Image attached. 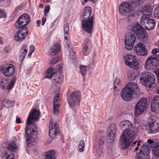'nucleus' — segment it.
<instances>
[{"label": "nucleus", "instance_id": "obj_1", "mask_svg": "<svg viewBox=\"0 0 159 159\" xmlns=\"http://www.w3.org/2000/svg\"><path fill=\"white\" fill-rule=\"evenodd\" d=\"M39 114L35 109H33L30 113L26 120L27 125L25 128V136L26 143L29 147L34 142V135L37 133V128L34 122V120H39Z\"/></svg>", "mask_w": 159, "mask_h": 159}, {"label": "nucleus", "instance_id": "obj_2", "mask_svg": "<svg viewBox=\"0 0 159 159\" xmlns=\"http://www.w3.org/2000/svg\"><path fill=\"white\" fill-rule=\"evenodd\" d=\"M131 4L124 2L121 3L119 6L120 14L127 17L129 20H130L134 16V10L132 7L136 8L143 2V0H130Z\"/></svg>", "mask_w": 159, "mask_h": 159}, {"label": "nucleus", "instance_id": "obj_3", "mask_svg": "<svg viewBox=\"0 0 159 159\" xmlns=\"http://www.w3.org/2000/svg\"><path fill=\"white\" fill-rule=\"evenodd\" d=\"M135 138V134L133 130L124 129L120 140L121 148L124 149L128 148L130 145L131 142Z\"/></svg>", "mask_w": 159, "mask_h": 159}, {"label": "nucleus", "instance_id": "obj_4", "mask_svg": "<svg viewBox=\"0 0 159 159\" xmlns=\"http://www.w3.org/2000/svg\"><path fill=\"white\" fill-rule=\"evenodd\" d=\"M139 79L141 83L146 86L148 91L152 90L156 86L154 76L150 72L145 71L143 72Z\"/></svg>", "mask_w": 159, "mask_h": 159}, {"label": "nucleus", "instance_id": "obj_5", "mask_svg": "<svg viewBox=\"0 0 159 159\" xmlns=\"http://www.w3.org/2000/svg\"><path fill=\"white\" fill-rule=\"evenodd\" d=\"M81 94L80 91H75L70 93L67 92V99L70 108H73L79 106L81 100Z\"/></svg>", "mask_w": 159, "mask_h": 159}, {"label": "nucleus", "instance_id": "obj_6", "mask_svg": "<svg viewBox=\"0 0 159 159\" xmlns=\"http://www.w3.org/2000/svg\"><path fill=\"white\" fill-rule=\"evenodd\" d=\"M128 28L129 30L136 34L139 39H145L147 37V33L144 29L138 23L131 24L129 25Z\"/></svg>", "mask_w": 159, "mask_h": 159}, {"label": "nucleus", "instance_id": "obj_7", "mask_svg": "<svg viewBox=\"0 0 159 159\" xmlns=\"http://www.w3.org/2000/svg\"><path fill=\"white\" fill-rule=\"evenodd\" d=\"M140 23L145 27L146 29L150 30L154 28L156 23L154 20L151 18L150 15L149 14H144L140 19Z\"/></svg>", "mask_w": 159, "mask_h": 159}, {"label": "nucleus", "instance_id": "obj_8", "mask_svg": "<svg viewBox=\"0 0 159 159\" xmlns=\"http://www.w3.org/2000/svg\"><path fill=\"white\" fill-rule=\"evenodd\" d=\"M124 60L126 65L131 68L137 70L140 67V65L134 56L128 54L125 56Z\"/></svg>", "mask_w": 159, "mask_h": 159}, {"label": "nucleus", "instance_id": "obj_9", "mask_svg": "<svg viewBox=\"0 0 159 159\" xmlns=\"http://www.w3.org/2000/svg\"><path fill=\"white\" fill-rule=\"evenodd\" d=\"M29 16L26 14L21 15L17 20L15 23L16 28L23 29L25 26L29 23L30 21Z\"/></svg>", "mask_w": 159, "mask_h": 159}, {"label": "nucleus", "instance_id": "obj_10", "mask_svg": "<svg viewBox=\"0 0 159 159\" xmlns=\"http://www.w3.org/2000/svg\"><path fill=\"white\" fill-rule=\"evenodd\" d=\"M140 152L137 154L135 159H149L150 148L149 145L143 144L140 148Z\"/></svg>", "mask_w": 159, "mask_h": 159}, {"label": "nucleus", "instance_id": "obj_11", "mask_svg": "<svg viewBox=\"0 0 159 159\" xmlns=\"http://www.w3.org/2000/svg\"><path fill=\"white\" fill-rule=\"evenodd\" d=\"M147 99L146 98L141 99L136 104L135 107L134 114L136 116L143 112L147 107Z\"/></svg>", "mask_w": 159, "mask_h": 159}, {"label": "nucleus", "instance_id": "obj_12", "mask_svg": "<svg viewBox=\"0 0 159 159\" xmlns=\"http://www.w3.org/2000/svg\"><path fill=\"white\" fill-rule=\"evenodd\" d=\"M136 40L135 35L131 33H127L125 38V47L128 50L133 48Z\"/></svg>", "mask_w": 159, "mask_h": 159}, {"label": "nucleus", "instance_id": "obj_13", "mask_svg": "<svg viewBox=\"0 0 159 159\" xmlns=\"http://www.w3.org/2000/svg\"><path fill=\"white\" fill-rule=\"evenodd\" d=\"M49 136L52 139H54L60 132L58 125L56 122H51L49 124Z\"/></svg>", "mask_w": 159, "mask_h": 159}, {"label": "nucleus", "instance_id": "obj_14", "mask_svg": "<svg viewBox=\"0 0 159 159\" xmlns=\"http://www.w3.org/2000/svg\"><path fill=\"white\" fill-rule=\"evenodd\" d=\"M93 16L89 19H84L82 21V26L83 29L88 33L91 34L93 31Z\"/></svg>", "mask_w": 159, "mask_h": 159}, {"label": "nucleus", "instance_id": "obj_15", "mask_svg": "<svg viewBox=\"0 0 159 159\" xmlns=\"http://www.w3.org/2000/svg\"><path fill=\"white\" fill-rule=\"evenodd\" d=\"M1 70L5 76L10 77L15 73V68L13 65L9 64L1 66Z\"/></svg>", "mask_w": 159, "mask_h": 159}, {"label": "nucleus", "instance_id": "obj_16", "mask_svg": "<svg viewBox=\"0 0 159 159\" xmlns=\"http://www.w3.org/2000/svg\"><path fill=\"white\" fill-rule=\"evenodd\" d=\"M117 130V128L115 124H113L110 125L107 131V140L109 143L112 142L115 139Z\"/></svg>", "mask_w": 159, "mask_h": 159}, {"label": "nucleus", "instance_id": "obj_17", "mask_svg": "<svg viewBox=\"0 0 159 159\" xmlns=\"http://www.w3.org/2000/svg\"><path fill=\"white\" fill-rule=\"evenodd\" d=\"M16 80V77L12 78L10 82L9 83V81L7 78L3 79L2 80L0 84L2 89L8 90H10L13 88L15 85Z\"/></svg>", "mask_w": 159, "mask_h": 159}, {"label": "nucleus", "instance_id": "obj_18", "mask_svg": "<svg viewBox=\"0 0 159 159\" xmlns=\"http://www.w3.org/2000/svg\"><path fill=\"white\" fill-rule=\"evenodd\" d=\"M148 132L150 134H155L159 131V118L154 116L152 118Z\"/></svg>", "mask_w": 159, "mask_h": 159}, {"label": "nucleus", "instance_id": "obj_19", "mask_svg": "<svg viewBox=\"0 0 159 159\" xmlns=\"http://www.w3.org/2000/svg\"><path fill=\"white\" fill-rule=\"evenodd\" d=\"M28 33V30L27 27H24L23 29H19L15 34L14 36L15 40L20 41L25 38Z\"/></svg>", "mask_w": 159, "mask_h": 159}, {"label": "nucleus", "instance_id": "obj_20", "mask_svg": "<svg viewBox=\"0 0 159 159\" xmlns=\"http://www.w3.org/2000/svg\"><path fill=\"white\" fill-rule=\"evenodd\" d=\"M134 51L139 55L145 56L147 54V50L145 45L142 42L138 43L134 48Z\"/></svg>", "mask_w": 159, "mask_h": 159}, {"label": "nucleus", "instance_id": "obj_21", "mask_svg": "<svg viewBox=\"0 0 159 159\" xmlns=\"http://www.w3.org/2000/svg\"><path fill=\"white\" fill-rule=\"evenodd\" d=\"M133 93L131 90L124 87L121 92V96L123 99L125 101H130L133 98Z\"/></svg>", "mask_w": 159, "mask_h": 159}, {"label": "nucleus", "instance_id": "obj_22", "mask_svg": "<svg viewBox=\"0 0 159 159\" xmlns=\"http://www.w3.org/2000/svg\"><path fill=\"white\" fill-rule=\"evenodd\" d=\"M151 110L152 112L157 114L159 113V96L153 98L151 104Z\"/></svg>", "mask_w": 159, "mask_h": 159}, {"label": "nucleus", "instance_id": "obj_23", "mask_svg": "<svg viewBox=\"0 0 159 159\" xmlns=\"http://www.w3.org/2000/svg\"><path fill=\"white\" fill-rule=\"evenodd\" d=\"M61 47V45L58 43H55L50 48L49 53L52 56L56 55L60 50Z\"/></svg>", "mask_w": 159, "mask_h": 159}, {"label": "nucleus", "instance_id": "obj_24", "mask_svg": "<svg viewBox=\"0 0 159 159\" xmlns=\"http://www.w3.org/2000/svg\"><path fill=\"white\" fill-rule=\"evenodd\" d=\"M57 155L56 152L51 150L46 152L44 155V159H57Z\"/></svg>", "mask_w": 159, "mask_h": 159}, {"label": "nucleus", "instance_id": "obj_25", "mask_svg": "<svg viewBox=\"0 0 159 159\" xmlns=\"http://www.w3.org/2000/svg\"><path fill=\"white\" fill-rule=\"evenodd\" d=\"M83 16L82 17L84 19H89L91 17V14L92 12V9L89 6H86L83 9Z\"/></svg>", "mask_w": 159, "mask_h": 159}, {"label": "nucleus", "instance_id": "obj_26", "mask_svg": "<svg viewBox=\"0 0 159 159\" xmlns=\"http://www.w3.org/2000/svg\"><path fill=\"white\" fill-rule=\"evenodd\" d=\"M120 125L123 128L128 129L131 128L133 124L132 122L127 120H123L120 123Z\"/></svg>", "mask_w": 159, "mask_h": 159}, {"label": "nucleus", "instance_id": "obj_27", "mask_svg": "<svg viewBox=\"0 0 159 159\" xmlns=\"http://www.w3.org/2000/svg\"><path fill=\"white\" fill-rule=\"evenodd\" d=\"M151 58L152 62V65L154 66V69L157 68L159 65V55H157L156 56H151Z\"/></svg>", "mask_w": 159, "mask_h": 159}, {"label": "nucleus", "instance_id": "obj_28", "mask_svg": "<svg viewBox=\"0 0 159 159\" xmlns=\"http://www.w3.org/2000/svg\"><path fill=\"white\" fill-rule=\"evenodd\" d=\"M125 87L129 88L131 90L132 93H134V92L137 91L138 89V85L135 83L130 82L128 83Z\"/></svg>", "mask_w": 159, "mask_h": 159}, {"label": "nucleus", "instance_id": "obj_29", "mask_svg": "<svg viewBox=\"0 0 159 159\" xmlns=\"http://www.w3.org/2000/svg\"><path fill=\"white\" fill-rule=\"evenodd\" d=\"M19 52L20 58L23 59L25 57L27 52V45H24L23 46L20 50Z\"/></svg>", "mask_w": 159, "mask_h": 159}, {"label": "nucleus", "instance_id": "obj_30", "mask_svg": "<svg viewBox=\"0 0 159 159\" xmlns=\"http://www.w3.org/2000/svg\"><path fill=\"white\" fill-rule=\"evenodd\" d=\"M151 58V57H149L147 59L145 65V68L148 70L154 69Z\"/></svg>", "mask_w": 159, "mask_h": 159}, {"label": "nucleus", "instance_id": "obj_31", "mask_svg": "<svg viewBox=\"0 0 159 159\" xmlns=\"http://www.w3.org/2000/svg\"><path fill=\"white\" fill-rule=\"evenodd\" d=\"M14 156L7 151H4L2 159H14Z\"/></svg>", "mask_w": 159, "mask_h": 159}, {"label": "nucleus", "instance_id": "obj_32", "mask_svg": "<svg viewBox=\"0 0 159 159\" xmlns=\"http://www.w3.org/2000/svg\"><path fill=\"white\" fill-rule=\"evenodd\" d=\"M103 148L97 147L94 150V154L95 156L100 157L103 154Z\"/></svg>", "mask_w": 159, "mask_h": 159}, {"label": "nucleus", "instance_id": "obj_33", "mask_svg": "<svg viewBox=\"0 0 159 159\" xmlns=\"http://www.w3.org/2000/svg\"><path fill=\"white\" fill-rule=\"evenodd\" d=\"M55 73V71L54 69L52 67L49 68L47 70L46 75L47 77L50 79Z\"/></svg>", "mask_w": 159, "mask_h": 159}, {"label": "nucleus", "instance_id": "obj_34", "mask_svg": "<svg viewBox=\"0 0 159 159\" xmlns=\"http://www.w3.org/2000/svg\"><path fill=\"white\" fill-rule=\"evenodd\" d=\"M16 147L17 146L15 142L14 141H13L8 145L7 149L10 151H13L16 149Z\"/></svg>", "mask_w": 159, "mask_h": 159}, {"label": "nucleus", "instance_id": "obj_35", "mask_svg": "<svg viewBox=\"0 0 159 159\" xmlns=\"http://www.w3.org/2000/svg\"><path fill=\"white\" fill-rule=\"evenodd\" d=\"M54 82L58 84L61 83L63 82V78L60 77L59 75H57L54 77L53 79Z\"/></svg>", "mask_w": 159, "mask_h": 159}, {"label": "nucleus", "instance_id": "obj_36", "mask_svg": "<svg viewBox=\"0 0 159 159\" xmlns=\"http://www.w3.org/2000/svg\"><path fill=\"white\" fill-rule=\"evenodd\" d=\"M153 154L155 156L159 157V144L156 146L152 150Z\"/></svg>", "mask_w": 159, "mask_h": 159}, {"label": "nucleus", "instance_id": "obj_37", "mask_svg": "<svg viewBox=\"0 0 159 159\" xmlns=\"http://www.w3.org/2000/svg\"><path fill=\"white\" fill-rule=\"evenodd\" d=\"M84 145L85 143L84 140H80L78 146L79 151L80 152H82L84 151Z\"/></svg>", "mask_w": 159, "mask_h": 159}, {"label": "nucleus", "instance_id": "obj_38", "mask_svg": "<svg viewBox=\"0 0 159 159\" xmlns=\"http://www.w3.org/2000/svg\"><path fill=\"white\" fill-rule=\"evenodd\" d=\"M120 80L119 78H116L114 82V89H116L118 87L120 86Z\"/></svg>", "mask_w": 159, "mask_h": 159}, {"label": "nucleus", "instance_id": "obj_39", "mask_svg": "<svg viewBox=\"0 0 159 159\" xmlns=\"http://www.w3.org/2000/svg\"><path fill=\"white\" fill-rule=\"evenodd\" d=\"M59 105L58 103H53V112L54 114H57L59 112Z\"/></svg>", "mask_w": 159, "mask_h": 159}, {"label": "nucleus", "instance_id": "obj_40", "mask_svg": "<svg viewBox=\"0 0 159 159\" xmlns=\"http://www.w3.org/2000/svg\"><path fill=\"white\" fill-rule=\"evenodd\" d=\"M104 139V138L103 137H101L99 139L98 142V147L103 148Z\"/></svg>", "mask_w": 159, "mask_h": 159}, {"label": "nucleus", "instance_id": "obj_41", "mask_svg": "<svg viewBox=\"0 0 159 159\" xmlns=\"http://www.w3.org/2000/svg\"><path fill=\"white\" fill-rule=\"evenodd\" d=\"M80 70L83 76L84 77L86 74L87 70L86 67L84 66H82L80 68Z\"/></svg>", "mask_w": 159, "mask_h": 159}, {"label": "nucleus", "instance_id": "obj_42", "mask_svg": "<svg viewBox=\"0 0 159 159\" xmlns=\"http://www.w3.org/2000/svg\"><path fill=\"white\" fill-rule=\"evenodd\" d=\"M154 16L155 18L159 19V6L156 7L154 9Z\"/></svg>", "mask_w": 159, "mask_h": 159}, {"label": "nucleus", "instance_id": "obj_43", "mask_svg": "<svg viewBox=\"0 0 159 159\" xmlns=\"http://www.w3.org/2000/svg\"><path fill=\"white\" fill-rule=\"evenodd\" d=\"M64 31L65 34H68V33L69 31V25L67 23L64 24Z\"/></svg>", "mask_w": 159, "mask_h": 159}, {"label": "nucleus", "instance_id": "obj_44", "mask_svg": "<svg viewBox=\"0 0 159 159\" xmlns=\"http://www.w3.org/2000/svg\"><path fill=\"white\" fill-rule=\"evenodd\" d=\"M59 57H55L51 59L49 62V64L50 65H54L58 61Z\"/></svg>", "mask_w": 159, "mask_h": 159}, {"label": "nucleus", "instance_id": "obj_45", "mask_svg": "<svg viewBox=\"0 0 159 159\" xmlns=\"http://www.w3.org/2000/svg\"><path fill=\"white\" fill-rule=\"evenodd\" d=\"M143 9L145 10V11L150 13H151L152 10V8L150 6H144L143 7Z\"/></svg>", "mask_w": 159, "mask_h": 159}, {"label": "nucleus", "instance_id": "obj_46", "mask_svg": "<svg viewBox=\"0 0 159 159\" xmlns=\"http://www.w3.org/2000/svg\"><path fill=\"white\" fill-rule=\"evenodd\" d=\"M60 94L57 93L55 96L54 99L53 103H56L57 102L60 101L61 99L60 98Z\"/></svg>", "mask_w": 159, "mask_h": 159}, {"label": "nucleus", "instance_id": "obj_47", "mask_svg": "<svg viewBox=\"0 0 159 159\" xmlns=\"http://www.w3.org/2000/svg\"><path fill=\"white\" fill-rule=\"evenodd\" d=\"M50 8V5L48 4H47L45 6V9L44 10V14L46 16L47 14L49 12Z\"/></svg>", "mask_w": 159, "mask_h": 159}, {"label": "nucleus", "instance_id": "obj_48", "mask_svg": "<svg viewBox=\"0 0 159 159\" xmlns=\"http://www.w3.org/2000/svg\"><path fill=\"white\" fill-rule=\"evenodd\" d=\"M6 17V14L3 9H0V18H5Z\"/></svg>", "mask_w": 159, "mask_h": 159}, {"label": "nucleus", "instance_id": "obj_49", "mask_svg": "<svg viewBox=\"0 0 159 159\" xmlns=\"http://www.w3.org/2000/svg\"><path fill=\"white\" fill-rule=\"evenodd\" d=\"M128 76L131 80H134L135 78V74L133 73H130L128 74Z\"/></svg>", "mask_w": 159, "mask_h": 159}, {"label": "nucleus", "instance_id": "obj_50", "mask_svg": "<svg viewBox=\"0 0 159 159\" xmlns=\"http://www.w3.org/2000/svg\"><path fill=\"white\" fill-rule=\"evenodd\" d=\"M159 52V49L158 48H154L152 51V53L153 55V56H156L155 55L157 53Z\"/></svg>", "mask_w": 159, "mask_h": 159}, {"label": "nucleus", "instance_id": "obj_51", "mask_svg": "<svg viewBox=\"0 0 159 159\" xmlns=\"http://www.w3.org/2000/svg\"><path fill=\"white\" fill-rule=\"evenodd\" d=\"M156 74L157 78L158 81L159 82V68L156 70ZM157 93L158 94H159V89L157 90Z\"/></svg>", "mask_w": 159, "mask_h": 159}, {"label": "nucleus", "instance_id": "obj_52", "mask_svg": "<svg viewBox=\"0 0 159 159\" xmlns=\"http://www.w3.org/2000/svg\"><path fill=\"white\" fill-rule=\"evenodd\" d=\"M23 6L22 5H19L16 7L15 9L14 10V11L15 12H16L18 11L21 10Z\"/></svg>", "mask_w": 159, "mask_h": 159}, {"label": "nucleus", "instance_id": "obj_53", "mask_svg": "<svg viewBox=\"0 0 159 159\" xmlns=\"http://www.w3.org/2000/svg\"><path fill=\"white\" fill-rule=\"evenodd\" d=\"M88 49V47L87 44H84L83 47V52L84 53Z\"/></svg>", "mask_w": 159, "mask_h": 159}, {"label": "nucleus", "instance_id": "obj_54", "mask_svg": "<svg viewBox=\"0 0 159 159\" xmlns=\"http://www.w3.org/2000/svg\"><path fill=\"white\" fill-rule=\"evenodd\" d=\"M46 19L45 17H44L42 18L41 24L42 25H43L46 21Z\"/></svg>", "mask_w": 159, "mask_h": 159}, {"label": "nucleus", "instance_id": "obj_55", "mask_svg": "<svg viewBox=\"0 0 159 159\" xmlns=\"http://www.w3.org/2000/svg\"><path fill=\"white\" fill-rule=\"evenodd\" d=\"M34 50V48L33 45H31L29 51L31 52H33Z\"/></svg>", "mask_w": 159, "mask_h": 159}, {"label": "nucleus", "instance_id": "obj_56", "mask_svg": "<svg viewBox=\"0 0 159 159\" xmlns=\"http://www.w3.org/2000/svg\"><path fill=\"white\" fill-rule=\"evenodd\" d=\"M10 51V48L9 47H7L4 49V51L5 52H8Z\"/></svg>", "mask_w": 159, "mask_h": 159}, {"label": "nucleus", "instance_id": "obj_57", "mask_svg": "<svg viewBox=\"0 0 159 159\" xmlns=\"http://www.w3.org/2000/svg\"><path fill=\"white\" fill-rule=\"evenodd\" d=\"M16 123L17 124H20L21 123V120L20 118L17 117L16 119Z\"/></svg>", "mask_w": 159, "mask_h": 159}, {"label": "nucleus", "instance_id": "obj_58", "mask_svg": "<svg viewBox=\"0 0 159 159\" xmlns=\"http://www.w3.org/2000/svg\"><path fill=\"white\" fill-rule=\"evenodd\" d=\"M147 142L148 143L151 144H152L154 143V141L152 140L148 139L147 140Z\"/></svg>", "mask_w": 159, "mask_h": 159}, {"label": "nucleus", "instance_id": "obj_59", "mask_svg": "<svg viewBox=\"0 0 159 159\" xmlns=\"http://www.w3.org/2000/svg\"><path fill=\"white\" fill-rule=\"evenodd\" d=\"M11 101H10L7 100H4L3 101V103H5L6 104H8L9 103H11Z\"/></svg>", "mask_w": 159, "mask_h": 159}, {"label": "nucleus", "instance_id": "obj_60", "mask_svg": "<svg viewBox=\"0 0 159 159\" xmlns=\"http://www.w3.org/2000/svg\"><path fill=\"white\" fill-rule=\"evenodd\" d=\"M37 25L38 27L41 24V21L40 20H38L36 21Z\"/></svg>", "mask_w": 159, "mask_h": 159}, {"label": "nucleus", "instance_id": "obj_61", "mask_svg": "<svg viewBox=\"0 0 159 159\" xmlns=\"http://www.w3.org/2000/svg\"><path fill=\"white\" fill-rule=\"evenodd\" d=\"M89 1L92 2L93 3H94L97 2V0H89Z\"/></svg>", "mask_w": 159, "mask_h": 159}, {"label": "nucleus", "instance_id": "obj_62", "mask_svg": "<svg viewBox=\"0 0 159 159\" xmlns=\"http://www.w3.org/2000/svg\"><path fill=\"white\" fill-rule=\"evenodd\" d=\"M89 0H84L83 2L81 1L82 4H83L84 3L87 2Z\"/></svg>", "mask_w": 159, "mask_h": 159}, {"label": "nucleus", "instance_id": "obj_63", "mask_svg": "<svg viewBox=\"0 0 159 159\" xmlns=\"http://www.w3.org/2000/svg\"><path fill=\"white\" fill-rule=\"evenodd\" d=\"M33 53V52H31L29 51V53H28V56L29 57L31 56L32 55V53Z\"/></svg>", "mask_w": 159, "mask_h": 159}, {"label": "nucleus", "instance_id": "obj_64", "mask_svg": "<svg viewBox=\"0 0 159 159\" xmlns=\"http://www.w3.org/2000/svg\"><path fill=\"white\" fill-rule=\"evenodd\" d=\"M43 4H39V7L41 8H43Z\"/></svg>", "mask_w": 159, "mask_h": 159}]
</instances>
